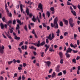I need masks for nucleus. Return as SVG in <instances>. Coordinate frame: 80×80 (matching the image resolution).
<instances>
[{
    "label": "nucleus",
    "instance_id": "2eb2a0df",
    "mask_svg": "<svg viewBox=\"0 0 80 80\" xmlns=\"http://www.w3.org/2000/svg\"><path fill=\"white\" fill-rule=\"evenodd\" d=\"M70 25V26L71 28H72L73 27V26H75V23H73V22H71V23H69Z\"/></svg>",
    "mask_w": 80,
    "mask_h": 80
},
{
    "label": "nucleus",
    "instance_id": "39448f33",
    "mask_svg": "<svg viewBox=\"0 0 80 80\" xmlns=\"http://www.w3.org/2000/svg\"><path fill=\"white\" fill-rule=\"evenodd\" d=\"M43 5L42 4V3H40L38 5V8H39L41 10H43Z\"/></svg>",
    "mask_w": 80,
    "mask_h": 80
},
{
    "label": "nucleus",
    "instance_id": "a878e982",
    "mask_svg": "<svg viewBox=\"0 0 80 80\" xmlns=\"http://www.w3.org/2000/svg\"><path fill=\"white\" fill-rule=\"evenodd\" d=\"M40 40H39L38 41V43L37 45V47H40Z\"/></svg>",
    "mask_w": 80,
    "mask_h": 80
},
{
    "label": "nucleus",
    "instance_id": "72a5a7b5",
    "mask_svg": "<svg viewBox=\"0 0 80 80\" xmlns=\"http://www.w3.org/2000/svg\"><path fill=\"white\" fill-rule=\"evenodd\" d=\"M18 50H19L21 53H22V49H21V48H18Z\"/></svg>",
    "mask_w": 80,
    "mask_h": 80
},
{
    "label": "nucleus",
    "instance_id": "bb28decb",
    "mask_svg": "<svg viewBox=\"0 0 80 80\" xmlns=\"http://www.w3.org/2000/svg\"><path fill=\"white\" fill-rule=\"evenodd\" d=\"M23 43H24V41H22V42H21L20 43V44L19 45V46L20 47H21V46H22V45H23Z\"/></svg>",
    "mask_w": 80,
    "mask_h": 80
},
{
    "label": "nucleus",
    "instance_id": "3c124183",
    "mask_svg": "<svg viewBox=\"0 0 80 80\" xmlns=\"http://www.w3.org/2000/svg\"><path fill=\"white\" fill-rule=\"evenodd\" d=\"M67 3L68 5H71V4H72V3H71L70 2H68V1L67 2Z\"/></svg>",
    "mask_w": 80,
    "mask_h": 80
},
{
    "label": "nucleus",
    "instance_id": "5fc2aeb1",
    "mask_svg": "<svg viewBox=\"0 0 80 80\" xmlns=\"http://www.w3.org/2000/svg\"><path fill=\"white\" fill-rule=\"evenodd\" d=\"M2 20L3 22H5V17H3L2 18Z\"/></svg>",
    "mask_w": 80,
    "mask_h": 80
},
{
    "label": "nucleus",
    "instance_id": "4d7b16f0",
    "mask_svg": "<svg viewBox=\"0 0 80 80\" xmlns=\"http://www.w3.org/2000/svg\"><path fill=\"white\" fill-rule=\"evenodd\" d=\"M60 30L59 29H58L57 31L56 32V33H60Z\"/></svg>",
    "mask_w": 80,
    "mask_h": 80
},
{
    "label": "nucleus",
    "instance_id": "1a4fd4ad",
    "mask_svg": "<svg viewBox=\"0 0 80 80\" xmlns=\"http://www.w3.org/2000/svg\"><path fill=\"white\" fill-rule=\"evenodd\" d=\"M14 39L17 41L19 40L20 39V37H18L17 36H14Z\"/></svg>",
    "mask_w": 80,
    "mask_h": 80
},
{
    "label": "nucleus",
    "instance_id": "e2e57ef3",
    "mask_svg": "<svg viewBox=\"0 0 80 80\" xmlns=\"http://www.w3.org/2000/svg\"><path fill=\"white\" fill-rule=\"evenodd\" d=\"M62 72L63 73H64V75H65V74H66V71L65 70H64L62 71Z\"/></svg>",
    "mask_w": 80,
    "mask_h": 80
},
{
    "label": "nucleus",
    "instance_id": "7ed1b4c3",
    "mask_svg": "<svg viewBox=\"0 0 80 80\" xmlns=\"http://www.w3.org/2000/svg\"><path fill=\"white\" fill-rule=\"evenodd\" d=\"M19 7H20V10H23V5L22 4H20L19 5V4L17 5L16 7L17 9H18V8H19Z\"/></svg>",
    "mask_w": 80,
    "mask_h": 80
},
{
    "label": "nucleus",
    "instance_id": "4be33fe9",
    "mask_svg": "<svg viewBox=\"0 0 80 80\" xmlns=\"http://www.w3.org/2000/svg\"><path fill=\"white\" fill-rule=\"evenodd\" d=\"M29 48L30 49H34L35 50H37V48H34L33 46H32L31 47H29Z\"/></svg>",
    "mask_w": 80,
    "mask_h": 80
},
{
    "label": "nucleus",
    "instance_id": "a19ab883",
    "mask_svg": "<svg viewBox=\"0 0 80 80\" xmlns=\"http://www.w3.org/2000/svg\"><path fill=\"white\" fill-rule=\"evenodd\" d=\"M13 25H15V24H16V20H15V19L13 20Z\"/></svg>",
    "mask_w": 80,
    "mask_h": 80
},
{
    "label": "nucleus",
    "instance_id": "680f3d73",
    "mask_svg": "<svg viewBox=\"0 0 80 80\" xmlns=\"http://www.w3.org/2000/svg\"><path fill=\"white\" fill-rule=\"evenodd\" d=\"M28 15L30 18H31V17H32L33 16V15H32V13H30V14H29Z\"/></svg>",
    "mask_w": 80,
    "mask_h": 80
},
{
    "label": "nucleus",
    "instance_id": "473e14b6",
    "mask_svg": "<svg viewBox=\"0 0 80 80\" xmlns=\"http://www.w3.org/2000/svg\"><path fill=\"white\" fill-rule=\"evenodd\" d=\"M22 80H25V75H23L22 76Z\"/></svg>",
    "mask_w": 80,
    "mask_h": 80
},
{
    "label": "nucleus",
    "instance_id": "0e129e2a",
    "mask_svg": "<svg viewBox=\"0 0 80 80\" xmlns=\"http://www.w3.org/2000/svg\"><path fill=\"white\" fill-rule=\"evenodd\" d=\"M35 38H38V36H37V34H34Z\"/></svg>",
    "mask_w": 80,
    "mask_h": 80
},
{
    "label": "nucleus",
    "instance_id": "cd10ccee",
    "mask_svg": "<svg viewBox=\"0 0 80 80\" xmlns=\"http://www.w3.org/2000/svg\"><path fill=\"white\" fill-rule=\"evenodd\" d=\"M52 49H53V48H49V51H50V52H52H52H54L55 51Z\"/></svg>",
    "mask_w": 80,
    "mask_h": 80
},
{
    "label": "nucleus",
    "instance_id": "a211bd4d",
    "mask_svg": "<svg viewBox=\"0 0 80 80\" xmlns=\"http://www.w3.org/2000/svg\"><path fill=\"white\" fill-rule=\"evenodd\" d=\"M32 20L34 22H36V20H37V19L35 18V15H34L33 17V18L32 19Z\"/></svg>",
    "mask_w": 80,
    "mask_h": 80
},
{
    "label": "nucleus",
    "instance_id": "ddd939ff",
    "mask_svg": "<svg viewBox=\"0 0 80 80\" xmlns=\"http://www.w3.org/2000/svg\"><path fill=\"white\" fill-rule=\"evenodd\" d=\"M63 20L64 22L65 25H68V20H65V19H64Z\"/></svg>",
    "mask_w": 80,
    "mask_h": 80
},
{
    "label": "nucleus",
    "instance_id": "774afa93",
    "mask_svg": "<svg viewBox=\"0 0 80 80\" xmlns=\"http://www.w3.org/2000/svg\"><path fill=\"white\" fill-rule=\"evenodd\" d=\"M13 63H15L16 62H17V60H16L15 59H13Z\"/></svg>",
    "mask_w": 80,
    "mask_h": 80
},
{
    "label": "nucleus",
    "instance_id": "6e6552de",
    "mask_svg": "<svg viewBox=\"0 0 80 80\" xmlns=\"http://www.w3.org/2000/svg\"><path fill=\"white\" fill-rule=\"evenodd\" d=\"M44 63H46V65L48 66V67H50V64H51V62L50 61H45L44 62Z\"/></svg>",
    "mask_w": 80,
    "mask_h": 80
},
{
    "label": "nucleus",
    "instance_id": "f704fd0d",
    "mask_svg": "<svg viewBox=\"0 0 80 80\" xmlns=\"http://www.w3.org/2000/svg\"><path fill=\"white\" fill-rule=\"evenodd\" d=\"M71 5H72V6L73 8H74V9H75L77 8L76 7V6H74L73 5V4H71Z\"/></svg>",
    "mask_w": 80,
    "mask_h": 80
},
{
    "label": "nucleus",
    "instance_id": "ea45409f",
    "mask_svg": "<svg viewBox=\"0 0 80 80\" xmlns=\"http://www.w3.org/2000/svg\"><path fill=\"white\" fill-rule=\"evenodd\" d=\"M63 59L61 60L60 63H61V64H63Z\"/></svg>",
    "mask_w": 80,
    "mask_h": 80
},
{
    "label": "nucleus",
    "instance_id": "7c9ffc66",
    "mask_svg": "<svg viewBox=\"0 0 80 80\" xmlns=\"http://www.w3.org/2000/svg\"><path fill=\"white\" fill-rule=\"evenodd\" d=\"M41 56L42 57H43L44 56V52H42L41 53Z\"/></svg>",
    "mask_w": 80,
    "mask_h": 80
},
{
    "label": "nucleus",
    "instance_id": "bf43d9fd",
    "mask_svg": "<svg viewBox=\"0 0 80 80\" xmlns=\"http://www.w3.org/2000/svg\"><path fill=\"white\" fill-rule=\"evenodd\" d=\"M80 58V56H77L76 58V60H79Z\"/></svg>",
    "mask_w": 80,
    "mask_h": 80
},
{
    "label": "nucleus",
    "instance_id": "20e7f679",
    "mask_svg": "<svg viewBox=\"0 0 80 80\" xmlns=\"http://www.w3.org/2000/svg\"><path fill=\"white\" fill-rule=\"evenodd\" d=\"M2 46H0V52L1 53L3 54V53H4L3 50H4V49H5V47L3 45H2Z\"/></svg>",
    "mask_w": 80,
    "mask_h": 80
},
{
    "label": "nucleus",
    "instance_id": "f257e3e1",
    "mask_svg": "<svg viewBox=\"0 0 80 80\" xmlns=\"http://www.w3.org/2000/svg\"><path fill=\"white\" fill-rule=\"evenodd\" d=\"M51 35H52V37H51ZM55 34L53 32H52V34H50L48 37H47V38L48 39H46V42L47 43H48L49 42V41H48V39L50 40H53L54 38L55 37Z\"/></svg>",
    "mask_w": 80,
    "mask_h": 80
},
{
    "label": "nucleus",
    "instance_id": "e433bc0d",
    "mask_svg": "<svg viewBox=\"0 0 80 80\" xmlns=\"http://www.w3.org/2000/svg\"><path fill=\"white\" fill-rule=\"evenodd\" d=\"M32 34H33V35H35V34H36L35 32V30L34 29L32 30Z\"/></svg>",
    "mask_w": 80,
    "mask_h": 80
},
{
    "label": "nucleus",
    "instance_id": "dca6fc26",
    "mask_svg": "<svg viewBox=\"0 0 80 80\" xmlns=\"http://www.w3.org/2000/svg\"><path fill=\"white\" fill-rule=\"evenodd\" d=\"M46 15L48 16V18H49L50 16V12L48 11H47L46 13Z\"/></svg>",
    "mask_w": 80,
    "mask_h": 80
},
{
    "label": "nucleus",
    "instance_id": "c03bdc74",
    "mask_svg": "<svg viewBox=\"0 0 80 80\" xmlns=\"http://www.w3.org/2000/svg\"><path fill=\"white\" fill-rule=\"evenodd\" d=\"M9 30L10 31V33H13V31L12 29L9 28Z\"/></svg>",
    "mask_w": 80,
    "mask_h": 80
},
{
    "label": "nucleus",
    "instance_id": "338daca9",
    "mask_svg": "<svg viewBox=\"0 0 80 80\" xmlns=\"http://www.w3.org/2000/svg\"><path fill=\"white\" fill-rule=\"evenodd\" d=\"M56 72H60V70H59V69L58 68H57L56 69Z\"/></svg>",
    "mask_w": 80,
    "mask_h": 80
},
{
    "label": "nucleus",
    "instance_id": "412c9836",
    "mask_svg": "<svg viewBox=\"0 0 80 80\" xmlns=\"http://www.w3.org/2000/svg\"><path fill=\"white\" fill-rule=\"evenodd\" d=\"M56 73H55V72H54L53 73V74L52 75V78H53L55 77H56Z\"/></svg>",
    "mask_w": 80,
    "mask_h": 80
},
{
    "label": "nucleus",
    "instance_id": "6e6d98bb",
    "mask_svg": "<svg viewBox=\"0 0 80 80\" xmlns=\"http://www.w3.org/2000/svg\"><path fill=\"white\" fill-rule=\"evenodd\" d=\"M32 3H33L32 2H31L30 1H29V3H28V4H29V5H32Z\"/></svg>",
    "mask_w": 80,
    "mask_h": 80
},
{
    "label": "nucleus",
    "instance_id": "423d86ee",
    "mask_svg": "<svg viewBox=\"0 0 80 80\" xmlns=\"http://www.w3.org/2000/svg\"><path fill=\"white\" fill-rule=\"evenodd\" d=\"M45 47H46V48L45 50V52H47V51L48 50V49L50 47V45H47V44H45L44 46Z\"/></svg>",
    "mask_w": 80,
    "mask_h": 80
},
{
    "label": "nucleus",
    "instance_id": "9b49d317",
    "mask_svg": "<svg viewBox=\"0 0 80 80\" xmlns=\"http://www.w3.org/2000/svg\"><path fill=\"white\" fill-rule=\"evenodd\" d=\"M68 53H67L66 52V53H65V55L67 58H69L70 57V54H68Z\"/></svg>",
    "mask_w": 80,
    "mask_h": 80
},
{
    "label": "nucleus",
    "instance_id": "864d4df0",
    "mask_svg": "<svg viewBox=\"0 0 80 80\" xmlns=\"http://www.w3.org/2000/svg\"><path fill=\"white\" fill-rule=\"evenodd\" d=\"M23 67H25L26 66H27V64L25 63H23Z\"/></svg>",
    "mask_w": 80,
    "mask_h": 80
},
{
    "label": "nucleus",
    "instance_id": "58836bf2",
    "mask_svg": "<svg viewBox=\"0 0 80 80\" xmlns=\"http://www.w3.org/2000/svg\"><path fill=\"white\" fill-rule=\"evenodd\" d=\"M70 46L71 47L73 48V47L74 48L75 47H74V45H73L72 43H71L70 44Z\"/></svg>",
    "mask_w": 80,
    "mask_h": 80
},
{
    "label": "nucleus",
    "instance_id": "c85d7f7f",
    "mask_svg": "<svg viewBox=\"0 0 80 80\" xmlns=\"http://www.w3.org/2000/svg\"><path fill=\"white\" fill-rule=\"evenodd\" d=\"M20 28V25L18 24L17 25V27L16 28V30H18Z\"/></svg>",
    "mask_w": 80,
    "mask_h": 80
},
{
    "label": "nucleus",
    "instance_id": "052dcab7",
    "mask_svg": "<svg viewBox=\"0 0 80 80\" xmlns=\"http://www.w3.org/2000/svg\"><path fill=\"white\" fill-rule=\"evenodd\" d=\"M63 36L61 35L60 37V39H63Z\"/></svg>",
    "mask_w": 80,
    "mask_h": 80
},
{
    "label": "nucleus",
    "instance_id": "37998d69",
    "mask_svg": "<svg viewBox=\"0 0 80 80\" xmlns=\"http://www.w3.org/2000/svg\"><path fill=\"white\" fill-rule=\"evenodd\" d=\"M13 63V61H9L8 62V65H10L11 63Z\"/></svg>",
    "mask_w": 80,
    "mask_h": 80
},
{
    "label": "nucleus",
    "instance_id": "4c0bfd02",
    "mask_svg": "<svg viewBox=\"0 0 80 80\" xmlns=\"http://www.w3.org/2000/svg\"><path fill=\"white\" fill-rule=\"evenodd\" d=\"M72 51L74 53H77V52H78V51L75 50L73 49H72Z\"/></svg>",
    "mask_w": 80,
    "mask_h": 80
},
{
    "label": "nucleus",
    "instance_id": "9d476101",
    "mask_svg": "<svg viewBox=\"0 0 80 80\" xmlns=\"http://www.w3.org/2000/svg\"><path fill=\"white\" fill-rule=\"evenodd\" d=\"M45 44V41H43L40 44V47L43 46Z\"/></svg>",
    "mask_w": 80,
    "mask_h": 80
},
{
    "label": "nucleus",
    "instance_id": "4468645a",
    "mask_svg": "<svg viewBox=\"0 0 80 80\" xmlns=\"http://www.w3.org/2000/svg\"><path fill=\"white\" fill-rule=\"evenodd\" d=\"M59 55L60 56V58H63V53L62 52H60L59 53Z\"/></svg>",
    "mask_w": 80,
    "mask_h": 80
},
{
    "label": "nucleus",
    "instance_id": "2f4dec72",
    "mask_svg": "<svg viewBox=\"0 0 80 80\" xmlns=\"http://www.w3.org/2000/svg\"><path fill=\"white\" fill-rule=\"evenodd\" d=\"M62 72H60L58 73V76H62Z\"/></svg>",
    "mask_w": 80,
    "mask_h": 80
},
{
    "label": "nucleus",
    "instance_id": "49530a36",
    "mask_svg": "<svg viewBox=\"0 0 80 80\" xmlns=\"http://www.w3.org/2000/svg\"><path fill=\"white\" fill-rule=\"evenodd\" d=\"M4 79V78H3V77L2 76H1L0 77V80H3Z\"/></svg>",
    "mask_w": 80,
    "mask_h": 80
},
{
    "label": "nucleus",
    "instance_id": "0eeeda50",
    "mask_svg": "<svg viewBox=\"0 0 80 80\" xmlns=\"http://www.w3.org/2000/svg\"><path fill=\"white\" fill-rule=\"evenodd\" d=\"M72 50L70 48H68V50L66 51L67 53H72Z\"/></svg>",
    "mask_w": 80,
    "mask_h": 80
},
{
    "label": "nucleus",
    "instance_id": "8fccbe9b",
    "mask_svg": "<svg viewBox=\"0 0 80 80\" xmlns=\"http://www.w3.org/2000/svg\"><path fill=\"white\" fill-rule=\"evenodd\" d=\"M42 24H43V26L44 27H45V28H47V25L45 24V23H43Z\"/></svg>",
    "mask_w": 80,
    "mask_h": 80
},
{
    "label": "nucleus",
    "instance_id": "f8f14e48",
    "mask_svg": "<svg viewBox=\"0 0 80 80\" xmlns=\"http://www.w3.org/2000/svg\"><path fill=\"white\" fill-rule=\"evenodd\" d=\"M69 23H72L73 22V18H71L68 19Z\"/></svg>",
    "mask_w": 80,
    "mask_h": 80
},
{
    "label": "nucleus",
    "instance_id": "f3484780",
    "mask_svg": "<svg viewBox=\"0 0 80 80\" xmlns=\"http://www.w3.org/2000/svg\"><path fill=\"white\" fill-rule=\"evenodd\" d=\"M0 27L1 29H3L4 28V25H3V24L2 22L0 23Z\"/></svg>",
    "mask_w": 80,
    "mask_h": 80
},
{
    "label": "nucleus",
    "instance_id": "6ab92c4d",
    "mask_svg": "<svg viewBox=\"0 0 80 80\" xmlns=\"http://www.w3.org/2000/svg\"><path fill=\"white\" fill-rule=\"evenodd\" d=\"M28 55V52H25V54H24L23 55V56L24 58H27V57H26V55Z\"/></svg>",
    "mask_w": 80,
    "mask_h": 80
},
{
    "label": "nucleus",
    "instance_id": "5701e85b",
    "mask_svg": "<svg viewBox=\"0 0 80 80\" xmlns=\"http://www.w3.org/2000/svg\"><path fill=\"white\" fill-rule=\"evenodd\" d=\"M16 21H17V23H19L20 25H21V21H20V20L18 19H17L16 20Z\"/></svg>",
    "mask_w": 80,
    "mask_h": 80
},
{
    "label": "nucleus",
    "instance_id": "f03ea898",
    "mask_svg": "<svg viewBox=\"0 0 80 80\" xmlns=\"http://www.w3.org/2000/svg\"><path fill=\"white\" fill-rule=\"evenodd\" d=\"M58 20V17H56L54 20V28L56 29H58V23H57Z\"/></svg>",
    "mask_w": 80,
    "mask_h": 80
},
{
    "label": "nucleus",
    "instance_id": "de8ad7c7",
    "mask_svg": "<svg viewBox=\"0 0 80 80\" xmlns=\"http://www.w3.org/2000/svg\"><path fill=\"white\" fill-rule=\"evenodd\" d=\"M68 32H65L64 33V36H66L67 35V34H68Z\"/></svg>",
    "mask_w": 80,
    "mask_h": 80
},
{
    "label": "nucleus",
    "instance_id": "603ef678",
    "mask_svg": "<svg viewBox=\"0 0 80 80\" xmlns=\"http://www.w3.org/2000/svg\"><path fill=\"white\" fill-rule=\"evenodd\" d=\"M7 37H8V38H10V39H12V37L10 36H9V35H8V34H7Z\"/></svg>",
    "mask_w": 80,
    "mask_h": 80
},
{
    "label": "nucleus",
    "instance_id": "393cba45",
    "mask_svg": "<svg viewBox=\"0 0 80 80\" xmlns=\"http://www.w3.org/2000/svg\"><path fill=\"white\" fill-rule=\"evenodd\" d=\"M59 25L61 27H63V22H62V21L60 22Z\"/></svg>",
    "mask_w": 80,
    "mask_h": 80
},
{
    "label": "nucleus",
    "instance_id": "79ce46f5",
    "mask_svg": "<svg viewBox=\"0 0 80 80\" xmlns=\"http://www.w3.org/2000/svg\"><path fill=\"white\" fill-rule=\"evenodd\" d=\"M24 28L25 30L26 31H27L28 29H27V26L26 25H25L24 27Z\"/></svg>",
    "mask_w": 80,
    "mask_h": 80
},
{
    "label": "nucleus",
    "instance_id": "09e8293b",
    "mask_svg": "<svg viewBox=\"0 0 80 80\" xmlns=\"http://www.w3.org/2000/svg\"><path fill=\"white\" fill-rule=\"evenodd\" d=\"M77 44L78 45H80V41L78 40L77 41Z\"/></svg>",
    "mask_w": 80,
    "mask_h": 80
},
{
    "label": "nucleus",
    "instance_id": "69168bd1",
    "mask_svg": "<svg viewBox=\"0 0 80 80\" xmlns=\"http://www.w3.org/2000/svg\"><path fill=\"white\" fill-rule=\"evenodd\" d=\"M51 25L52 27H54V24H53L52 23H51Z\"/></svg>",
    "mask_w": 80,
    "mask_h": 80
},
{
    "label": "nucleus",
    "instance_id": "13d9d810",
    "mask_svg": "<svg viewBox=\"0 0 80 80\" xmlns=\"http://www.w3.org/2000/svg\"><path fill=\"white\" fill-rule=\"evenodd\" d=\"M54 10V7H52L50 8L51 10Z\"/></svg>",
    "mask_w": 80,
    "mask_h": 80
},
{
    "label": "nucleus",
    "instance_id": "b1692460",
    "mask_svg": "<svg viewBox=\"0 0 80 80\" xmlns=\"http://www.w3.org/2000/svg\"><path fill=\"white\" fill-rule=\"evenodd\" d=\"M72 62L74 63V64L76 63L77 61H76V59L74 58L72 60Z\"/></svg>",
    "mask_w": 80,
    "mask_h": 80
},
{
    "label": "nucleus",
    "instance_id": "c756f323",
    "mask_svg": "<svg viewBox=\"0 0 80 80\" xmlns=\"http://www.w3.org/2000/svg\"><path fill=\"white\" fill-rule=\"evenodd\" d=\"M8 15L10 17H12V14L11 12H10L9 13H8Z\"/></svg>",
    "mask_w": 80,
    "mask_h": 80
},
{
    "label": "nucleus",
    "instance_id": "aec40b11",
    "mask_svg": "<svg viewBox=\"0 0 80 80\" xmlns=\"http://www.w3.org/2000/svg\"><path fill=\"white\" fill-rule=\"evenodd\" d=\"M71 12L73 14V15H74V16H76V12H75V11H73V10H71Z\"/></svg>",
    "mask_w": 80,
    "mask_h": 80
},
{
    "label": "nucleus",
    "instance_id": "a18cd8bd",
    "mask_svg": "<svg viewBox=\"0 0 80 80\" xmlns=\"http://www.w3.org/2000/svg\"><path fill=\"white\" fill-rule=\"evenodd\" d=\"M37 20L38 21V22L39 23H40V19L38 18V16L37 17Z\"/></svg>",
    "mask_w": 80,
    "mask_h": 80
},
{
    "label": "nucleus",
    "instance_id": "c9c22d12",
    "mask_svg": "<svg viewBox=\"0 0 80 80\" xmlns=\"http://www.w3.org/2000/svg\"><path fill=\"white\" fill-rule=\"evenodd\" d=\"M5 9L6 10H8V8H7V3H5Z\"/></svg>",
    "mask_w": 80,
    "mask_h": 80
}]
</instances>
